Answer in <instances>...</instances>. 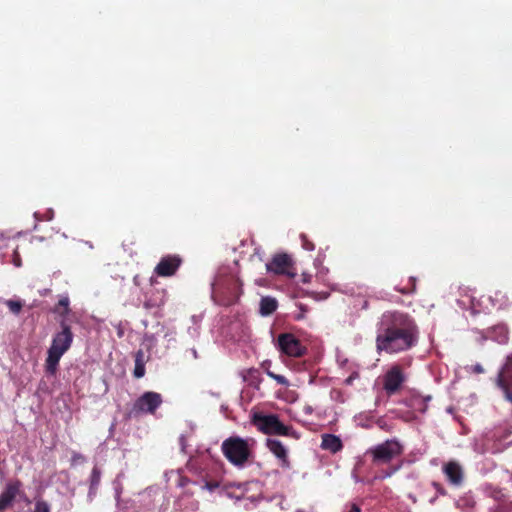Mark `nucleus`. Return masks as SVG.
<instances>
[{
  "instance_id": "1",
  "label": "nucleus",
  "mask_w": 512,
  "mask_h": 512,
  "mask_svg": "<svg viewBox=\"0 0 512 512\" xmlns=\"http://www.w3.org/2000/svg\"><path fill=\"white\" fill-rule=\"evenodd\" d=\"M416 334V326L407 314L397 311L385 312L379 324L377 349L388 353L407 350L416 343Z\"/></svg>"
},
{
  "instance_id": "2",
  "label": "nucleus",
  "mask_w": 512,
  "mask_h": 512,
  "mask_svg": "<svg viewBox=\"0 0 512 512\" xmlns=\"http://www.w3.org/2000/svg\"><path fill=\"white\" fill-rule=\"evenodd\" d=\"M255 445L253 438L232 436L223 441L221 450L231 464L244 467L252 458Z\"/></svg>"
},
{
  "instance_id": "3",
  "label": "nucleus",
  "mask_w": 512,
  "mask_h": 512,
  "mask_svg": "<svg viewBox=\"0 0 512 512\" xmlns=\"http://www.w3.org/2000/svg\"><path fill=\"white\" fill-rule=\"evenodd\" d=\"M73 341V333L68 325L63 324L62 330L54 335L51 346L48 349L46 359V371L55 374L58 363Z\"/></svg>"
},
{
  "instance_id": "4",
  "label": "nucleus",
  "mask_w": 512,
  "mask_h": 512,
  "mask_svg": "<svg viewBox=\"0 0 512 512\" xmlns=\"http://www.w3.org/2000/svg\"><path fill=\"white\" fill-rule=\"evenodd\" d=\"M252 422L259 431L265 434L298 437L296 432L291 427L284 425L276 415L254 414Z\"/></svg>"
},
{
  "instance_id": "5",
  "label": "nucleus",
  "mask_w": 512,
  "mask_h": 512,
  "mask_svg": "<svg viewBox=\"0 0 512 512\" xmlns=\"http://www.w3.org/2000/svg\"><path fill=\"white\" fill-rule=\"evenodd\" d=\"M373 461L376 463H387L402 453V446L396 440H387L369 450Z\"/></svg>"
},
{
  "instance_id": "6",
  "label": "nucleus",
  "mask_w": 512,
  "mask_h": 512,
  "mask_svg": "<svg viewBox=\"0 0 512 512\" xmlns=\"http://www.w3.org/2000/svg\"><path fill=\"white\" fill-rule=\"evenodd\" d=\"M406 381V375L399 365L391 366L383 375V389L387 395L398 392Z\"/></svg>"
},
{
  "instance_id": "7",
  "label": "nucleus",
  "mask_w": 512,
  "mask_h": 512,
  "mask_svg": "<svg viewBox=\"0 0 512 512\" xmlns=\"http://www.w3.org/2000/svg\"><path fill=\"white\" fill-rule=\"evenodd\" d=\"M162 396L157 392H145L134 403V411L153 414L162 404Z\"/></svg>"
},
{
  "instance_id": "8",
  "label": "nucleus",
  "mask_w": 512,
  "mask_h": 512,
  "mask_svg": "<svg viewBox=\"0 0 512 512\" xmlns=\"http://www.w3.org/2000/svg\"><path fill=\"white\" fill-rule=\"evenodd\" d=\"M496 383L504 392L506 400L512 403V354L507 356L503 367L498 373Z\"/></svg>"
},
{
  "instance_id": "9",
  "label": "nucleus",
  "mask_w": 512,
  "mask_h": 512,
  "mask_svg": "<svg viewBox=\"0 0 512 512\" xmlns=\"http://www.w3.org/2000/svg\"><path fill=\"white\" fill-rule=\"evenodd\" d=\"M291 265L292 260L289 255L277 254L269 263L266 264V270L274 274H283L293 278L295 274L289 272Z\"/></svg>"
},
{
  "instance_id": "10",
  "label": "nucleus",
  "mask_w": 512,
  "mask_h": 512,
  "mask_svg": "<svg viewBox=\"0 0 512 512\" xmlns=\"http://www.w3.org/2000/svg\"><path fill=\"white\" fill-rule=\"evenodd\" d=\"M278 347L281 352L291 357H298L302 354L300 342L289 333L281 334L278 338Z\"/></svg>"
},
{
  "instance_id": "11",
  "label": "nucleus",
  "mask_w": 512,
  "mask_h": 512,
  "mask_svg": "<svg viewBox=\"0 0 512 512\" xmlns=\"http://www.w3.org/2000/svg\"><path fill=\"white\" fill-rule=\"evenodd\" d=\"M180 264L181 259L179 256L167 255L163 257L155 267V273L162 277L172 276L177 271Z\"/></svg>"
},
{
  "instance_id": "12",
  "label": "nucleus",
  "mask_w": 512,
  "mask_h": 512,
  "mask_svg": "<svg viewBox=\"0 0 512 512\" xmlns=\"http://www.w3.org/2000/svg\"><path fill=\"white\" fill-rule=\"evenodd\" d=\"M266 446L269 451L278 459L279 464L282 468H289L290 461L288 457L287 447L277 439H268Z\"/></svg>"
},
{
  "instance_id": "13",
  "label": "nucleus",
  "mask_w": 512,
  "mask_h": 512,
  "mask_svg": "<svg viewBox=\"0 0 512 512\" xmlns=\"http://www.w3.org/2000/svg\"><path fill=\"white\" fill-rule=\"evenodd\" d=\"M20 489L19 481L9 482L4 491L0 494V511H3L12 506Z\"/></svg>"
},
{
  "instance_id": "14",
  "label": "nucleus",
  "mask_w": 512,
  "mask_h": 512,
  "mask_svg": "<svg viewBox=\"0 0 512 512\" xmlns=\"http://www.w3.org/2000/svg\"><path fill=\"white\" fill-rule=\"evenodd\" d=\"M443 472L449 482L455 486L461 485L463 481V469L459 463L450 461L443 467Z\"/></svg>"
},
{
  "instance_id": "15",
  "label": "nucleus",
  "mask_w": 512,
  "mask_h": 512,
  "mask_svg": "<svg viewBox=\"0 0 512 512\" xmlns=\"http://www.w3.org/2000/svg\"><path fill=\"white\" fill-rule=\"evenodd\" d=\"M343 447L342 441L338 436L332 434H323L321 448L332 453L340 451Z\"/></svg>"
},
{
  "instance_id": "16",
  "label": "nucleus",
  "mask_w": 512,
  "mask_h": 512,
  "mask_svg": "<svg viewBox=\"0 0 512 512\" xmlns=\"http://www.w3.org/2000/svg\"><path fill=\"white\" fill-rule=\"evenodd\" d=\"M431 398L432 397L430 395L422 396L419 394H415L410 399V406L413 409L424 413L427 410V405H428V402L431 400Z\"/></svg>"
},
{
  "instance_id": "17",
  "label": "nucleus",
  "mask_w": 512,
  "mask_h": 512,
  "mask_svg": "<svg viewBox=\"0 0 512 512\" xmlns=\"http://www.w3.org/2000/svg\"><path fill=\"white\" fill-rule=\"evenodd\" d=\"M492 338L500 343L505 344L509 339V330L508 327L504 324H499L493 327L492 329Z\"/></svg>"
},
{
  "instance_id": "18",
  "label": "nucleus",
  "mask_w": 512,
  "mask_h": 512,
  "mask_svg": "<svg viewBox=\"0 0 512 512\" xmlns=\"http://www.w3.org/2000/svg\"><path fill=\"white\" fill-rule=\"evenodd\" d=\"M277 308V301L272 297H263L260 301V313L263 316L272 314Z\"/></svg>"
},
{
  "instance_id": "19",
  "label": "nucleus",
  "mask_w": 512,
  "mask_h": 512,
  "mask_svg": "<svg viewBox=\"0 0 512 512\" xmlns=\"http://www.w3.org/2000/svg\"><path fill=\"white\" fill-rule=\"evenodd\" d=\"M101 479V472L97 467H94L91 473V479H90V490H89V496H93L96 493L97 487L100 483Z\"/></svg>"
},
{
  "instance_id": "20",
  "label": "nucleus",
  "mask_w": 512,
  "mask_h": 512,
  "mask_svg": "<svg viewBox=\"0 0 512 512\" xmlns=\"http://www.w3.org/2000/svg\"><path fill=\"white\" fill-rule=\"evenodd\" d=\"M144 374H145V366H144V361H143V352L139 351L136 354L134 376L136 378H141L144 376Z\"/></svg>"
},
{
  "instance_id": "21",
  "label": "nucleus",
  "mask_w": 512,
  "mask_h": 512,
  "mask_svg": "<svg viewBox=\"0 0 512 512\" xmlns=\"http://www.w3.org/2000/svg\"><path fill=\"white\" fill-rule=\"evenodd\" d=\"M3 302L7 305L9 310L15 315H18L22 310L23 302L20 300H6Z\"/></svg>"
},
{
  "instance_id": "22",
  "label": "nucleus",
  "mask_w": 512,
  "mask_h": 512,
  "mask_svg": "<svg viewBox=\"0 0 512 512\" xmlns=\"http://www.w3.org/2000/svg\"><path fill=\"white\" fill-rule=\"evenodd\" d=\"M267 375L270 378L274 379L278 384L283 385V386H289V381H288V379L285 376L279 375V374H275L272 371H267Z\"/></svg>"
},
{
  "instance_id": "23",
  "label": "nucleus",
  "mask_w": 512,
  "mask_h": 512,
  "mask_svg": "<svg viewBox=\"0 0 512 512\" xmlns=\"http://www.w3.org/2000/svg\"><path fill=\"white\" fill-rule=\"evenodd\" d=\"M34 512H50V506L46 501L37 500L35 503Z\"/></svg>"
},
{
  "instance_id": "24",
  "label": "nucleus",
  "mask_w": 512,
  "mask_h": 512,
  "mask_svg": "<svg viewBox=\"0 0 512 512\" xmlns=\"http://www.w3.org/2000/svg\"><path fill=\"white\" fill-rule=\"evenodd\" d=\"M302 247L307 251L314 250V244L310 242L305 235H301Z\"/></svg>"
},
{
  "instance_id": "25",
  "label": "nucleus",
  "mask_w": 512,
  "mask_h": 512,
  "mask_svg": "<svg viewBox=\"0 0 512 512\" xmlns=\"http://www.w3.org/2000/svg\"><path fill=\"white\" fill-rule=\"evenodd\" d=\"M467 371L476 373V374H481V373H484V368L481 364H475V365H471V366L467 367Z\"/></svg>"
},
{
  "instance_id": "26",
  "label": "nucleus",
  "mask_w": 512,
  "mask_h": 512,
  "mask_svg": "<svg viewBox=\"0 0 512 512\" xmlns=\"http://www.w3.org/2000/svg\"><path fill=\"white\" fill-rule=\"evenodd\" d=\"M69 298L68 296H62L58 302V306L59 307H63L65 309V313L68 312V307H69Z\"/></svg>"
},
{
  "instance_id": "27",
  "label": "nucleus",
  "mask_w": 512,
  "mask_h": 512,
  "mask_svg": "<svg viewBox=\"0 0 512 512\" xmlns=\"http://www.w3.org/2000/svg\"><path fill=\"white\" fill-rule=\"evenodd\" d=\"M359 377V374L357 371H353L349 377L345 379L346 385H352L353 381Z\"/></svg>"
},
{
  "instance_id": "28",
  "label": "nucleus",
  "mask_w": 512,
  "mask_h": 512,
  "mask_svg": "<svg viewBox=\"0 0 512 512\" xmlns=\"http://www.w3.org/2000/svg\"><path fill=\"white\" fill-rule=\"evenodd\" d=\"M13 263L16 267H20L21 266V259L17 253V251L14 252V258H13Z\"/></svg>"
},
{
  "instance_id": "29",
  "label": "nucleus",
  "mask_w": 512,
  "mask_h": 512,
  "mask_svg": "<svg viewBox=\"0 0 512 512\" xmlns=\"http://www.w3.org/2000/svg\"><path fill=\"white\" fill-rule=\"evenodd\" d=\"M205 487L208 490L212 491L213 489L218 487V483H216V482L215 483H206Z\"/></svg>"
},
{
  "instance_id": "30",
  "label": "nucleus",
  "mask_w": 512,
  "mask_h": 512,
  "mask_svg": "<svg viewBox=\"0 0 512 512\" xmlns=\"http://www.w3.org/2000/svg\"><path fill=\"white\" fill-rule=\"evenodd\" d=\"M396 470H397V468L393 469V470H392V471H390V472L385 473V474L382 476V478L390 477V476H391V475H392Z\"/></svg>"
},
{
  "instance_id": "31",
  "label": "nucleus",
  "mask_w": 512,
  "mask_h": 512,
  "mask_svg": "<svg viewBox=\"0 0 512 512\" xmlns=\"http://www.w3.org/2000/svg\"><path fill=\"white\" fill-rule=\"evenodd\" d=\"M348 512H360V509L358 506L353 505Z\"/></svg>"
},
{
  "instance_id": "32",
  "label": "nucleus",
  "mask_w": 512,
  "mask_h": 512,
  "mask_svg": "<svg viewBox=\"0 0 512 512\" xmlns=\"http://www.w3.org/2000/svg\"><path fill=\"white\" fill-rule=\"evenodd\" d=\"M275 500H277L278 505H280L282 507V498L276 497Z\"/></svg>"
},
{
  "instance_id": "33",
  "label": "nucleus",
  "mask_w": 512,
  "mask_h": 512,
  "mask_svg": "<svg viewBox=\"0 0 512 512\" xmlns=\"http://www.w3.org/2000/svg\"><path fill=\"white\" fill-rule=\"evenodd\" d=\"M186 483H188V480L187 479H182L181 482H180V485L183 486Z\"/></svg>"
},
{
  "instance_id": "34",
  "label": "nucleus",
  "mask_w": 512,
  "mask_h": 512,
  "mask_svg": "<svg viewBox=\"0 0 512 512\" xmlns=\"http://www.w3.org/2000/svg\"><path fill=\"white\" fill-rule=\"evenodd\" d=\"M192 354H193L194 358H197V357H198V355H197V351H196L195 349H192Z\"/></svg>"
},
{
  "instance_id": "35",
  "label": "nucleus",
  "mask_w": 512,
  "mask_h": 512,
  "mask_svg": "<svg viewBox=\"0 0 512 512\" xmlns=\"http://www.w3.org/2000/svg\"><path fill=\"white\" fill-rule=\"evenodd\" d=\"M409 498L415 503L416 502V498L413 496V495H409Z\"/></svg>"
},
{
  "instance_id": "36",
  "label": "nucleus",
  "mask_w": 512,
  "mask_h": 512,
  "mask_svg": "<svg viewBox=\"0 0 512 512\" xmlns=\"http://www.w3.org/2000/svg\"><path fill=\"white\" fill-rule=\"evenodd\" d=\"M461 502H462V500H459L456 502L457 507H461Z\"/></svg>"
},
{
  "instance_id": "37",
  "label": "nucleus",
  "mask_w": 512,
  "mask_h": 512,
  "mask_svg": "<svg viewBox=\"0 0 512 512\" xmlns=\"http://www.w3.org/2000/svg\"><path fill=\"white\" fill-rule=\"evenodd\" d=\"M436 498L430 499V503L433 504L435 502Z\"/></svg>"
}]
</instances>
